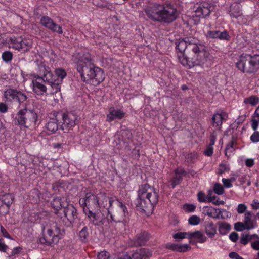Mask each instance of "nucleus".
Masks as SVG:
<instances>
[{
  "instance_id": "1",
  "label": "nucleus",
  "mask_w": 259,
  "mask_h": 259,
  "mask_svg": "<svg viewBox=\"0 0 259 259\" xmlns=\"http://www.w3.org/2000/svg\"><path fill=\"white\" fill-rule=\"evenodd\" d=\"M73 58L75 68L83 82L97 85L104 80V71L95 65L94 59L90 53L82 51L76 53Z\"/></svg>"
},
{
  "instance_id": "2",
  "label": "nucleus",
  "mask_w": 259,
  "mask_h": 259,
  "mask_svg": "<svg viewBox=\"0 0 259 259\" xmlns=\"http://www.w3.org/2000/svg\"><path fill=\"white\" fill-rule=\"evenodd\" d=\"M77 218L76 209L72 204L68 203L60 214L55 217V225L47 230V235L40 239V243L51 246L58 242L63 235L64 227L72 226Z\"/></svg>"
},
{
  "instance_id": "3",
  "label": "nucleus",
  "mask_w": 259,
  "mask_h": 259,
  "mask_svg": "<svg viewBox=\"0 0 259 259\" xmlns=\"http://www.w3.org/2000/svg\"><path fill=\"white\" fill-rule=\"evenodd\" d=\"M176 50L179 60L180 57L184 56L185 53L194 54L193 62L194 64L199 65L202 67H208L212 62V57L210 56L208 47L203 43H200L198 39L193 37H186L177 40L175 42Z\"/></svg>"
},
{
  "instance_id": "4",
  "label": "nucleus",
  "mask_w": 259,
  "mask_h": 259,
  "mask_svg": "<svg viewBox=\"0 0 259 259\" xmlns=\"http://www.w3.org/2000/svg\"><path fill=\"white\" fill-rule=\"evenodd\" d=\"M144 11L148 18L154 21L170 23L178 16L177 10L169 2L154 3L146 6Z\"/></svg>"
},
{
  "instance_id": "5",
  "label": "nucleus",
  "mask_w": 259,
  "mask_h": 259,
  "mask_svg": "<svg viewBox=\"0 0 259 259\" xmlns=\"http://www.w3.org/2000/svg\"><path fill=\"white\" fill-rule=\"evenodd\" d=\"M138 197L134 201L137 210L150 213L159 200V195L155 189L146 183L139 186L137 191Z\"/></svg>"
},
{
  "instance_id": "6",
  "label": "nucleus",
  "mask_w": 259,
  "mask_h": 259,
  "mask_svg": "<svg viewBox=\"0 0 259 259\" xmlns=\"http://www.w3.org/2000/svg\"><path fill=\"white\" fill-rule=\"evenodd\" d=\"M115 200L113 198L109 199V207L107 208V218L108 221L115 223H122L124 225L128 223L127 217L128 215V211L127 207L120 200L117 199L116 204L117 208L113 210V204Z\"/></svg>"
},
{
  "instance_id": "7",
  "label": "nucleus",
  "mask_w": 259,
  "mask_h": 259,
  "mask_svg": "<svg viewBox=\"0 0 259 259\" xmlns=\"http://www.w3.org/2000/svg\"><path fill=\"white\" fill-rule=\"evenodd\" d=\"M236 67L244 73H256L259 69V54H242L236 63Z\"/></svg>"
},
{
  "instance_id": "8",
  "label": "nucleus",
  "mask_w": 259,
  "mask_h": 259,
  "mask_svg": "<svg viewBox=\"0 0 259 259\" xmlns=\"http://www.w3.org/2000/svg\"><path fill=\"white\" fill-rule=\"evenodd\" d=\"M27 99L26 94L17 89L8 88L3 93V100L9 105H21Z\"/></svg>"
},
{
  "instance_id": "9",
  "label": "nucleus",
  "mask_w": 259,
  "mask_h": 259,
  "mask_svg": "<svg viewBox=\"0 0 259 259\" xmlns=\"http://www.w3.org/2000/svg\"><path fill=\"white\" fill-rule=\"evenodd\" d=\"M57 113L61 124V129L64 132H68L77 123L76 115L68 112H57Z\"/></svg>"
},
{
  "instance_id": "10",
  "label": "nucleus",
  "mask_w": 259,
  "mask_h": 259,
  "mask_svg": "<svg viewBox=\"0 0 259 259\" xmlns=\"http://www.w3.org/2000/svg\"><path fill=\"white\" fill-rule=\"evenodd\" d=\"M10 48L22 53L28 51L32 46V41L22 37L13 36L9 39Z\"/></svg>"
},
{
  "instance_id": "11",
  "label": "nucleus",
  "mask_w": 259,
  "mask_h": 259,
  "mask_svg": "<svg viewBox=\"0 0 259 259\" xmlns=\"http://www.w3.org/2000/svg\"><path fill=\"white\" fill-rule=\"evenodd\" d=\"M79 203L83 211L84 208L93 210L100 207L98 197L91 192L86 193L84 197L79 199Z\"/></svg>"
},
{
  "instance_id": "12",
  "label": "nucleus",
  "mask_w": 259,
  "mask_h": 259,
  "mask_svg": "<svg viewBox=\"0 0 259 259\" xmlns=\"http://www.w3.org/2000/svg\"><path fill=\"white\" fill-rule=\"evenodd\" d=\"M61 124L58 118L57 112H54L50 114V117L46 120L45 128L47 130L48 135L55 133L58 130L61 129Z\"/></svg>"
},
{
  "instance_id": "13",
  "label": "nucleus",
  "mask_w": 259,
  "mask_h": 259,
  "mask_svg": "<svg viewBox=\"0 0 259 259\" xmlns=\"http://www.w3.org/2000/svg\"><path fill=\"white\" fill-rule=\"evenodd\" d=\"M133 138V134L131 131L128 130H123L121 131V137L118 138L116 142L117 145L116 147L117 149L120 150L124 146L125 149L130 150L128 142Z\"/></svg>"
},
{
  "instance_id": "14",
  "label": "nucleus",
  "mask_w": 259,
  "mask_h": 259,
  "mask_svg": "<svg viewBox=\"0 0 259 259\" xmlns=\"http://www.w3.org/2000/svg\"><path fill=\"white\" fill-rule=\"evenodd\" d=\"M40 24L52 32H57L59 34L63 33L62 26L55 23L49 16H43L40 20Z\"/></svg>"
},
{
  "instance_id": "15",
  "label": "nucleus",
  "mask_w": 259,
  "mask_h": 259,
  "mask_svg": "<svg viewBox=\"0 0 259 259\" xmlns=\"http://www.w3.org/2000/svg\"><path fill=\"white\" fill-rule=\"evenodd\" d=\"M42 80V78L40 76L37 75L32 81V90L38 96L44 95L47 93V88Z\"/></svg>"
},
{
  "instance_id": "16",
  "label": "nucleus",
  "mask_w": 259,
  "mask_h": 259,
  "mask_svg": "<svg viewBox=\"0 0 259 259\" xmlns=\"http://www.w3.org/2000/svg\"><path fill=\"white\" fill-rule=\"evenodd\" d=\"M67 203V199L65 197H56L53 199L50 205L54 209L55 217H58V214H60L62 209H63Z\"/></svg>"
},
{
  "instance_id": "17",
  "label": "nucleus",
  "mask_w": 259,
  "mask_h": 259,
  "mask_svg": "<svg viewBox=\"0 0 259 259\" xmlns=\"http://www.w3.org/2000/svg\"><path fill=\"white\" fill-rule=\"evenodd\" d=\"M205 36L208 39H218L220 40L229 41L231 39V36L226 30L222 32L220 30H209Z\"/></svg>"
},
{
  "instance_id": "18",
  "label": "nucleus",
  "mask_w": 259,
  "mask_h": 259,
  "mask_svg": "<svg viewBox=\"0 0 259 259\" xmlns=\"http://www.w3.org/2000/svg\"><path fill=\"white\" fill-rule=\"evenodd\" d=\"M125 114L121 109L111 107L108 110L106 121L111 122L115 119L121 120L125 117Z\"/></svg>"
},
{
  "instance_id": "19",
  "label": "nucleus",
  "mask_w": 259,
  "mask_h": 259,
  "mask_svg": "<svg viewBox=\"0 0 259 259\" xmlns=\"http://www.w3.org/2000/svg\"><path fill=\"white\" fill-rule=\"evenodd\" d=\"M210 8L211 6L208 3L202 2L196 8L194 16L199 18H204L210 14Z\"/></svg>"
},
{
  "instance_id": "20",
  "label": "nucleus",
  "mask_w": 259,
  "mask_h": 259,
  "mask_svg": "<svg viewBox=\"0 0 259 259\" xmlns=\"http://www.w3.org/2000/svg\"><path fill=\"white\" fill-rule=\"evenodd\" d=\"M165 247L178 252H186L191 249V247L188 244L179 245L174 243H168L165 244Z\"/></svg>"
},
{
  "instance_id": "21",
  "label": "nucleus",
  "mask_w": 259,
  "mask_h": 259,
  "mask_svg": "<svg viewBox=\"0 0 259 259\" xmlns=\"http://www.w3.org/2000/svg\"><path fill=\"white\" fill-rule=\"evenodd\" d=\"M188 239L190 243H192L193 239L197 240L199 243H204L207 240V238L200 231L189 232Z\"/></svg>"
},
{
  "instance_id": "22",
  "label": "nucleus",
  "mask_w": 259,
  "mask_h": 259,
  "mask_svg": "<svg viewBox=\"0 0 259 259\" xmlns=\"http://www.w3.org/2000/svg\"><path fill=\"white\" fill-rule=\"evenodd\" d=\"M152 256V252L148 249L141 248L132 253L133 259H148Z\"/></svg>"
},
{
  "instance_id": "23",
  "label": "nucleus",
  "mask_w": 259,
  "mask_h": 259,
  "mask_svg": "<svg viewBox=\"0 0 259 259\" xmlns=\"http://www.w3.org/2000/svg\"><path fill=\"white\" fill-rule=\"evenodd\" d=\"M204 232L209 238H213L217 233V226L212 221L204 223Z\"/></svg>"
},
{
  "instance_id": "24",
  "label": "nucleus",
  "mask_w": 259,
  "mask_h": 259,
  "mask_svg": "<svg viewBox=\"0 0 259 259\" xmlns=\"http://www.w3.org/2000/svg\"><path fill=\"white\" fill-rule=\"evenodd\" d=\"M27 109H21L16 114L15 120L20 126L26 127L27 126Z\"/></svg>"
},
{
  "instance_id": "25",
  "label": "nucleus",
  "mask_w": 259,
  "mask_h": 259,
  "mask_svg": "<svg viewBox=\"0 0 259 259\" xmlns=\"http://www.w3.org/2000/svg\"><path fill=\"white\" fill-rule=\"evenodd\" d=\"M14 199V196L10 193H6L1 196L0 200L6 205V209L4 213H8L10 209V206Z\"/></svg>"
},
{
  "instance_id": "26",
  "label": "nucleus",
  "mask_w": 259,
  "mask_h": 259,
  "mask_svg": "<svg viewBox=\"0 0 259 259\" xmlns=\"http://www.w3.org/2000/svg\"><path fill=\"white\" fill-rule=\"evenodd\" d=\"M226 114L225 112L215 113L212 117V125L220 130L222 125L223 120H225Z\"/></svg>"
},
{
  "instance_id": "27",
  "label": "nucleus",
  "mask_w": 259,
  "mask_h": 259,
  "mask_svg": "<svg viewBox=\"0 0 259 259\" xmlns=\"http://www.w3.org/2000/svg\"><path fill=\"white\" fill-rule=\"evenodd\" d=\"M203 213L204 215L212 217L214 219H225L224 217L220 215V213H218V209L212 207H204L203 208Z\"/></svg>"
},
{
  "instance_id": "28",
  "label": "nucleus",
  "mask_w": 259,
  "mask_h": 259,
  "mask_svg": "<svg viewBox=\"0 0 259 259\" xmlns=\"http://www.w3.org/2000/svg\"><path fill=\"white\" fill-rule=\"evenodd\" d=\"M27 126L26 127H28L32 125L36 126V125L38 126L39 123H37V119L38 116L37 114L32 111H28L27 110Z\"/></svg>"
},
{
  "instance_id": "29",
  "label": "nucleus",
  "mask_w": 259,
  "mask_h": 259,
  "mask_svg": "<svg viewBox=\"0 0 259 259\" xmlns=\"http://www.w3.org/2000/svg\"><path fill=\"white\" fill-rule=\"evenodd\" d=\"M149 238V234L145 231L138 234L135 239V244L137 245H144Z\"/></svg>"
},
{
  "instance_id": "30",
  "label": "nucleus",
  "mask_w": 259,
  "mask_h": 259,
  "mask_svg": "<svg viewBox=\"0 0 259 259\" xmlns=\"http://www.w3.org/2000/svg\"><path fill=\"white\" fill-rule=\"evenodd\" d=\"M29 198L33 203H37L40 199L46 200L44 198V194L40 193L37 189H32L29 194Z\"/></svg>"
},
{
  "instance_id": "31",
  "label": "nucleus",
  "mask_w": 259,
  "mask_h": 259,
  "mask_svg": "<svg viewBox=\"0 0 259 259\" xmlns=\"http://www.w3.org/2000/svg\"><path fill=\"white\" fill-rule=\"evenodd\" d=\"M83 212L94 225H99L100 221L98 214L93 212L92 210L89 209L88 208H84Z\"/></svg>"
},
{
  "instance_id": "32",
  "label": "nucleus",
  "mask_w": 259,
  "mask_h": 259,
  "mask_svg": "<svg viewBox=\"0 0 259 259\" xmlns=\"http://www.w3.org/2000/svg\"><path fill=\"white\" fill-rule=\"evenodd\" d=\"M45 71L42 76H40L42 78V81L46 84L52 83L53 80H56L55 75L51 71L47 70L45 68Z\"/></svg>"
},
{
  "instance_id": "33",
  "label": "nucleus",
  "mask_w": 259,
  "mask_h": 259,
  "mask_svg": "<svg viewBox=\"0 0 259 259\" xmlns=\"http://www.w3.org/2000/svg\"><path fill=\"white\" fill-rule=\"evenodd\" d=\"M212 191L209 190L208 192V194L206 195L207 196V202H211L212 204L215 205H223L225 202L223 200H220L219 198H218L217 196L213 195L212 196Z\"/></svg>"
},
{
  "instance_id": "34",
  "label": "nucleus",
  "mask_w": 259,
  "mask_h": 259,
  "mask_svg": "<svg viewBox=\"0 0 259 259\" xmlns=\"http://www.w3.org/2000/svg\"><path fill=\"white\" fill-rule=\"evenodd\" d=\"M219 224V232L222 235H226L231 228V225L225 222H220Z\"/></svg>"
},
{
  "instance_id": "35",
  "label": "nucleus",
  "mask_w": 259,
  "mask_h": 259,
  "mask_svg": "<svg viewBox=\"0 0 259 259\" xmlns=\"http://www.w3.org/2000/svg\"><path fill=\"white\" fill-rule=\"evenodd\" d=\"M234 143L235 141L234 139H232L226 145L225 150V155L227 158H230L232 155L233 152L235 151L234 147Z\"/></svg>"
},
{
  "instance_id": "36",
  "label": "nucleus",
  "mask_w": 259,
  "mask_h": 259,
  "mask_svg": "<svg viewBox=\"0 0 259 259\" xmlns=\"http://www.w3.org/2000/svg\"><path fill=\"white\" fill-rule=\"evenodd\" d=\"M79 238L82 242H87L89 237V229L84 226L79 232Z\"/></svg>"
},
{
  "instance_id": "37",
  "label": "nucleus",
  "mask_w": 259,
  "mask_h": 259,
  "mask_svg": "<svg viewBox=\"0 0 259 259\" xmlns=\"http://www.w3.org/2000/svg\"><path fill=\"white\" fill-rule=\"evenodd\" d=\"M251 219L252 212L251 211H246L245 213L244 225L246 226V228L247 229L253 228V224Z\"/></svg>"
},
{
  "instance_id": "38",
  "label": "nucleus",
  "mask_w": 259,
  "mask_h": 259,
  "mask_svg": "<svg viewBox=\"0 0 259 259\" xmlns=\"http://www.w3.org/2000/svg\"><path fill=\"white\" fill-rule=\"evenodd\" d=\"M55 76L57 77V80L63 82V80L67 75V73L65 69L62 68H56L55 70Z\"/></svg>"
},
{
  "instance_id": "39",
  "label": "nucleus",
  "mask_w": 259,
  "mask_h": 259,
  "mask_svg": "<svg viewBox=\"0 0 259 259\" xmlns=\"http://www.w3.org/2000/svg\"><path fill=\"white\" fill-rule=\"evenodd\" d=\"M188 235L189 232H178L174 234L172 236V237L175 239L176 241H180L185 238L188 239Z\"/></svg>"
},
{
  "instance_id": "40",
  "label": "nucleus",
  "mask_w": 259,
  "mask_h": 259,
  "mask_svg": "<svg viewBox=\"0 0 259 259\" xmlns=\"http://www.w3.org/2000/svg\"><path fill=\"white\" fill-rule=\"evenodd\" d=\"M62 83V82L56 79L52 81V83L49 84V85H50L52 88L53 94L56 93L57 92H59L60 90L61 85Z\"/></svg>"
},
{
  "instance_id": "41",
  "label": "nucleus",
  "mask_w": 259,
  "mask_h": 259,
  "mask_svg": "<svg viewBox=\"0 0 259 259\" xmlns=\"http://www.w3.org/2000/svg\"><path fill=\"white\" fill-rule=\"evenodd\" d=\"M259 102V98L255 96H251L248 98H246L244 100V103L249 104L252 106L256 105Z\"/></svg>"
},
{
  "instance_id": "42",
  "label": "nucleus",
  "mask_w": 259,
  "mask_h": 259,
  "mask_svg": "<svg viewBox=\"0 0 259 259\" xmlns=\"http://www.w3.org/2000/svg\"><path fill=\"white\" fill-rule=\"evenodd\" d=\"M183 181V178L181 176L175 175V176L171 179V186L172 188H175L176 186L180 184Z\"/></svg>"
},
{
  "instance_id": "43",
  "label": "nucleus",
  "mask_w": 259,
  "mask_h": 259,
  "mask_svg": "<svg viewBox=\"0 0 259 259\" xmlns=\"http://www.w3.org/2000/svg\"><path fill=\"white\" fill-rule=\"evenodd\" d=\"M194 57V54L193 55V57L191 58V60H189V58L185 57L182 60H181V63L183 66H188L190 68L194 66H200L199 65L194 64L193 62V58Z\"/></svg>"
},
{
  "instance_id": "44",
  "label": "nucleus",
  "mask_w": 259,
  "mask_h": 259,
  "mask_svg": "<svg viewBox=\"0 0 259 259\" xmlns=\"http://www.w3.org/2000/svg\"><path fill=\"white\" fill-rule=\"evenodd\" d=\"M185 158L188 163H194L197 159V154L194 152L189 153L185 155Z\"/></svg>"
},
{
  "instance_id": "45",
  "label": "nucleus",
  "mask_w": 259,
  "mask_h": 259,
  "mask_svg": "<svg viewBox=\"0 0 259 259\" xmlns=\"http://www.w3.org/2000/svg\"><path fill=\"white\" fill-rule=\"evenodd\" d=\"M174 172L175 175H177L178 176H181L182 178H183V177H186L188 173L185 168L181 166H178L177 168H176L174 170Z\"/></svg>"
},
{
  "instance_id": "46",
  "label": "nucleus",
  "mask_w": 259,
  "mask_h": 259,
  "mask_svg": "<svg viewBox=\"0 0 259 259\" xmlns=\"http://www.w3.org/2000/svg\"><path fill=\"white\" fill-rule=\"evenodd\" d=\"M219 172L220 174L229 170V164L227 161H223L219 164Z\"/></svg>"
},
{
  "instance_id": "47",
  "label": "nucleus",
  "mask_w": 259,
  "mask_h": 259,
  "mask_svg": "<svg viewBox=\"0 0 259 259\" xmlns=\"http://www.w3.org/2000/svg\"><path fill=\"white\" fill-rule=\"evenodd\" d=\"M182 208L187 213L194 212L196 209V206L194 204L185 203L183 205Z\"/></svg>"
},
{
  "instance_id": "48",
  "label": "nucleus",
  "mask_w": 259,
  "mask_h": 259,
  "mask_svg": "<svg viewBox=\"0 0 259 259\" xmlns=\"http://www.w3.org/2000/svg\"><path fill=\"white\" fill-rule=\"evenodd\" d=\"M213 191L218 195H222L224 193V189L221 184L216 183L213 186Z\"/></svg>"
},
{
  "instance_id": "49",
  "label": "nucleus",
  "mask_w": 259,
  "mask_h": 259,
  "mask_svg": "<svg viewBox=\"0 0 259 259\" xmlns=\"http://www.w3.org/2000/svg\"><path fill=\"white\" fill-rule=\"evenodd\" d=\"M2 58L6 62H9L12 60L13 54L10 51H5L2 55Z\"/></svg>"
},
{
  "instance_id": "50",
  "label": "nucleus",
  "mask_w": 259,
  "mask_h": 259,
  "mask_svg": "<svg viewBox=\"0 0 259 259\" xmlns=\"http://www.w3.org/2000/svg\"><path fill=\"white\" fill-rule=\"evenodd\" d=\"M235 7H236V10L235 12L232 11V7H230V10H229V14L231 17H233L234 18H237L241 15L240 9L239 5H236Z\"/></svg>"
},
{
  "instance_id": "51",
  "label": "nucleus",
  "mask_w": 259,
  "mask_h": 259,
  "mask_svg": "<svg viewBox=\"0 0 259 259\" xmlns=\"http://www.w3.org/2000/svg\"><path fill=\"white\" fill-rule=\"evenodd\" d=\"M197 200L200 203H205L207 202V196L203 191H199L197 194Z\"/></svg>"
},
{
  "instance_id": "52",
  "label": "nucleus",
  "mask_w": 259,
  "mask_h": 259,
  "mask_svg": "<svg viewBox=\"0 0 259 259\" xmlns=\"http://www.w3.org/2000/svg\"><path fill=\"white\" fill-rule=\"evenodd\" d=\"M200 219L198 216L194 215L188 219V223L191 225H197L200 223Z\"/></svg>"
},
{
  "instance_id": "53",
  "label": "nucleus",
  "mask_w": 259,
  "mask_h": 259,
  "mask_svg": "<svg viewBox=\"0 0 259 259\" xmlns=\"http://www.w3.org/2000/svg\"><path fill=\"white\" fill-rule=\"evenodd\" d=\"M251 239V237L249 235L243 234L241 237L240 242L242 244L245 245L248 244Z\"/></svg>"
},
{
  "instance_id": "54",
  "label": "nucleus",
  "mask_w": 259,
  "mask_h": 259,
  "mask_svg": "<svg viewBox=\"0 0 259 259\" xmlns=\"http://www.w3.org/2000/svg\"><path fill=\"white\" fill-rule=\"evenodd\" d=\"M213 147L208 145L203 152V154L208 157H210L213 155Z\"/></svg>"
},
{
  "instance_id": "55",
  "label": "nucleus",
  "mask_w": 259,
  "mask_h": 259,
  "mask_svg": "<svg viewBox=\"0 0 259 259\" xmlns=\"http://www.w3.org/2000/svg\"><path fill=\"white\" fill-rule=\"evenodd\" d=\"M1 231H0V236L2 237H4L5 238L11 239V237L10 234L8 233L7 230L2 226L1 225L0 227Z\"/></svg>"
},
{
  "instance_id": "56",
  "label": "nucleus",
  "mask_w": 259,
  "mask_h": 259,
  "mask_svg": "<svg viewBox=\"0 0 259 259\" xmlns=\"http://www.w3.org/2000/svg\"><path fill=\"white\" fill-rule=\"evenodd\" d=\"M109 253L105 251L99 252L97 256L98 259H109Z\"/></svg>"
},
{
  "instance_id": "57",
  "label": "nucleus",
  "mask_w": 259,
  "mask_h": 259,
  "mask_svg": "<svg viewBox=\"0 0 259 259\" xmlns=\"http://www.w3.org/2000/svg\"><path fill=\"white\" fill-rule=\"evenodd\" d=\"M247 206L244 204H239L237 206V211L238 213L242 214L246 212Z\"/></svg>"
},
{
  "instance_id": "58",
  "label": "nucleus",
  "mask_w": 259,
  "mask_h": 259,
  "mask_svg": "<svg viewBox=\"0 0 259 259\" xmlns=\"http://www.w3.org/2000/svg\"><path fill=\"white\" fill-rule=\"evenodd\" d=\"M217 135L215 132H213L210 134L209 137V144H208L209 145L213 146L214 145L217 139Z\"/></svg>"
},
{
  "instance_id": "59",
  "label": "nucleus",
  "mask_w": 259,
  "mask_h": 259,
  "mask_svg": "<svg viewBox=\"0 0 259 259\" xmlns=\"http://www.w3.org/2000/svg\"><path fill=\"white\" fill-rule=\"evenodd\" d=\"M250 140L253 143L259 142V132L255 131L250 136Z\"/></svg>"
},
{
  "instance_id": "60",
  "label": "nucleus",
  "mask_w": 259,
  "mask_h": 259,
  "mask_svg": "<svg viewBox=\"0 0 259 259\" xmlns=\"http://www.w3.org/2000/svg\"><path fill=\"white\" fill-rule=\"evenodd\" d=\"M7 103L0 102V112L5 113L8 111V106Z\"/></svg>"
},
{
  "instance_id": "61",
  "label": "nucleus",
  "mask_w": 259,
  "mask_h": 259,
  "mask_svg": "<svg viewBox=\"0 0 259 259\" xmlns=\"http://www.w3.org/2000/svg\"><path fill=\"white\" fill-rule=\"evenodd\" d=\"M234 228L237 231H241L245 228L244 224L241 222H237L234 225Z\"/></svg>"
},
{
  "instance_id": "62",
  "label": "nucleus",
  "mask_w": 259,
  "mask_h": 259,
  "mask_svg": "<svg viewBox=\"0 0 259 259\" xmlns=\"http://www.w3.org/2000/svg\"><path fill=\"white\" fill-rule=\"evenodd\" d=\"M224 186L226 188H230L232 187L233 185L232 184L231 181L228 179L223 178L222 180Z\"/></svg>"
},
{
  "instance_id": "63",
  "label": "nucleus",
  "mask_w": 259,
  "mask_h": 259,
  "mask_svg": "<svg viewBox=\"0 0 259 259\" xmlns=\"http://www.w3.org/2000/svg\"><path fill=\"white\" fill-rule=\"evenodd\" d=\"M8 248V246L5 244L4 240L0 238V251L6 252Z\"/></svg>"
},
{
  "instance_id": "64",
  "label": "nucleus",
  "mask_w": 259,
  "mask_h": 259,
  "mask_svg": "<svg viewBox=\"0 0 259 259\" xmlns=\"http://www.w3.org/2000/svg\"><path fill=\"white\" fill-rule=\"evenodd\" d=\"M251 206L252 209L257 210L259 209V200L254 199L251 203Z\"/></svg>"
}]
</instances>
